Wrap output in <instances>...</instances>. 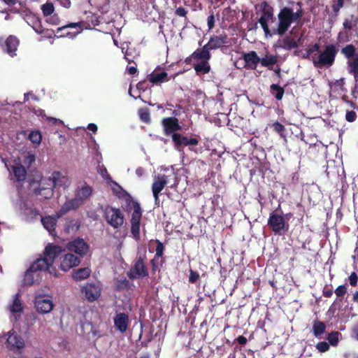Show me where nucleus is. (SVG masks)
<instances>
[{
    "label": "nucleus",
    "instance_id": "4",
    "mask_svg": "<svg viewBox=\"0 0 358 358\" xmlns=\"http://www.w3.org/2000/svg\"><path fill=\"white\" fill-rule=\"evenodd\" d=\"M338 50L334 44L327 45L318 56L313 57V63L316 68L331 66L335 62Z\"/></svg>",
    "mask_w": 358,
    "mask_h": 358
},
{
    "label": "nucleus",
    "instance_id": "55",
    "mask_svg": "<svg viewBox=\"0 0 358 358\" xmlns=\"http://www.w3.org/2000/svg\"><path fill=\"white\" fill-rule=\"evenodd\" d=\"M110 182L114 185V187H112V190H113V194L117 197H118V195L121 194H120L121 190H124V189L117 182H116L115 181L112 180Z\"/></svg>",
    "mask_w": 358,
    "mask_h": 358
},
{
    "label": "nucleus",
    "instance_id": "32",
    "mask_svg": "<svg viewBox=\"0 0 358 358\" xmlns=\"http://www.w3.org/2000/svg\"><path fill=\"white\" fill-rule=\"evenodd\" d=\"M327 326L324 322L315 320L313 324V333L316 338H320L325 332Z\"/></svg>",
    "mask_w": 358,
    "mask_h": 358
},
{
    "label": "nucleus",
    "instance_id": "17",
    "mask_svg": "<svg viewBox=\"0 0 358 358\" xmlns=\"http://www.w3.org/2000/svg\"><path fill=\"white\" fill-rule=\"evenodd\" d=\"M172 141L176 150H180L182 146L197 145L199 140L196 138H188L180 134H173Z\"/></svg>",
    "mask_w": 358,
    "mask_h": 358
},
{
    "label": "nucleus",
    "instance_id": "39",
    "mask_svg": "<svg viewBox=\"0 0 358 358\" xmlns=\"http://www.w3.org/2000/svg\"><path fill=\"white\" fill-rule=\"evenodd\" d=\"M138 114L141 122L146 124H150L151 122L150 110L148 108H139Z\"/></svg>",
    "mask_w": 358,
    "mask_h": 358
},
{
    "label": "nucleus",
    "instance_id": "52",
    "mask_svg": "<svg viewBox=\"0 0 358 358\" xmlns=\"http://www.w3.org/2000/svg\"><path fill=\"white\" fill-rule=\"evenodd\" d=\"M49 16L50 17L46 20L48 23L52 25H58L59 24L60 20L57 14H53Z\"/></svg>",
    "mask_w": 358,
    "mask_h": 358
},
{
    "label": "nucleus",
    "instance_id": "41",
    "mask_svg": "<svg viewBox=\"0 0 358 358\" xmlns=\"http://www.w3.org/2000/svg\"><path fill=\"white\" fill-rule=\"evenodd\" d=\"M80 222L76 220H71L66 223L64 230L67 234L77 231L80 228Z\"/></svg>",
    "mask_w": 358,
    "mask_h": 358
},
{
    "label": "nucleus",
    "instance_id": "50",
    "mask_svg": "<svg viewBox=\"0 0 358 358\" xmlns=\"http://www.w3.org/2000/svg\"><path fill=\"white\" fill-rule=\"evenodd\" d=\"M199 53H201V49L200 48L196 49L195 51H194V52L192 55H190L189 56L187 57L185 59V64H192V60H195V61L197 62L198 61V58L195 55H197V54H199Z\"/></svg>",
    "mask_w": 358,
    "mask_h": 358
},
{
    "label": "nucleus",
    "instance_id": "34",
    "mask_svg": "<svg viewBox=\"0 0 358 358\" xmlns=\"http://www.w3.org/2000/svg\"><path fill=\"white\" fill-rule=\"evenodd\" d=\"M349 73L354 76L355 80L358 82V56L347 62Z\"/></svg>",
    "mask_w": 358,
    "mask_h": 358
},
{
    "label": "nucleus",
    "instance_id": "38",
    "mask_svg": "<svg viewBox=\"0 0 358 358\" xmlns=\"http://www.w3.org/2000/svg\"><path fill=\"white\" fill-rule=\"evenodd\" d=\"M270 91L276 100H282L285 94V90L283 87H280L278 84H272L270 86Z\"/></svg>",
    "mask_w": 358,
    "mask_h": 358
},
{
    "label": "nucleus",
    "instance_id": "33",
    "mask_svg": "<svg viewBox=\"0 0 358 358\" xmlns=\"http://www.w3.org/2000/svg\"><path fill=\"white\" fill-rule=\"evenodd\" d=\"M278 62V57L273 55H266L263 58H260V64L262 66L267 67L269 70H273V65Z\"/></svg>",
    "mask_w": 358,
    "mask_h": 358
},
{
    "label": "nucleus",
    "instance_id": "18",
    "mask_svg": "<svg viewBox=\"0 0 358 358\" xmlns=\"http://www.w3.org/2000/svg\"><path fill=\"white\" fill-rule=\"evenodd\" d=\"M113 322L115 328L122 334L127 331L130 323L129 315L125 313H117Z\"/></svg>",
    "mask_w": 358,
    "mask_h": 358
},
{
    "label": "nucleus",
    "instance_id": "53",
    "mask_svg": "<svg viewBox=\"0 0 358 358\" xmlns=\"http://www.w3.org/2000/svg\"><path fill=\"white\" fill-rule=\"evenodd\" d=\"M100 175L102 176V178L106 180L108 182H111L113 180L111 178L110 175L108 173L106 168L102 167L100 169V171H99Z\"/></svg>",
    "mask_w": 358,
    "mask_h": 358
},
{
    "label": "nucleus",
    "instance_id": "20",
    "mask_svg": "<svg viewBox=\"0 0 358 358\" xmlns=\"http://www.w3.org/2000/svg\"><path fill=\"white\" fill-rule=\"evenodd\" d=\"M6 345L10 350L21 349L24 347V341L17 332L10 331L6 340Z\"/></svg>",
    "mask_w": 358,
    "mask_h": 358
},
{
    "label": "nucleus",
    "instance_id": "24",
    "mask_svg": "<svg viewBox=\"0 0 358 358\" xmlns=\"http://www.w3.org/2000/svg\"><path fill=\"white\" fill-rule=\"evenodd\" d=\"M20 44V40L13 35H10L5 41L3 45V51L8 54L10 57L16 55L15 52Z\"/></svg>",
    "mask_w": 358,
    "mask_h": 358
},
{
    "label": "nucleus",
    "instance_id": "56",
    "mask_svg": "<svg viewBox=\"0 0 358 358\" xmlns=\"http://www.w3.org/2000/svg\"><path fill=\"white\" fill-rule=\"evenodd\" d=\"M357 114L354 110H348L345 114V120L349 122L355 121Z\"/></svg>",
    "mask_w": 358,
    "mask_h": 358
},
{
    "label": "nucleus",
    "instance_id": "37",
    "mask_svg": "<svg viewBox=\"0 0 358 358\" xmlns=\"http://www.w3.org/2000/svg\"><path fill=\"white\" fill-rule=\"evenodd\" d=\"M48 179H50V177L49 178H41L39 180H36L34 179H30L29 180V185L30 186V187H32L36 184H37L38 187H35L34 189H43V188L49 187V185H50L51 189H54L52 184H50L48 182Z\"/></svg>",
    "mask_w": 358,
    "mask_h": 358
},
{
    "label": "nucleus",
    "instance_id": "22",
    "mask_svg": "<svg viewBox=\"0 0 358 358\" xmlns=\"http://www.w3.org/2000/svg\"><path fill=\"white\" fill-rule=\"evenodd\" d=\"M243 59L245 62L244 67L250 70H255L258 64L260 63V57L254 50L244 53L243 55Z\"/></svg>",
    "mask_w": 358,
    "mask_h": 358
},
{
    "label": "nucleus",
    "instance_id": "54",
    "mask_svg": "<svg viewBox=\"0 0 358 358\" xmlns=\"http://www.w3.org/2000/svg\"><path fill=\"white\" fill-rule=\"evenodd\" d=\"M199 274L192 269L189 271V282L191 283H196L199 279Z\"/></svg>",
    "mask_w": 358,
    "mask_h": 358
},
{
    "label": "nucleus",
    "instance_id": "31",
    "mask_svg": "<svg viewBox=\"0 0 358 358\" xmlns=\"http://www.w3.org/2000/svg\"><path fill=\"white\" fill-rule=\"evenodd\" d=\"M357 48L353 44H348L341 50V53L348 60L353 59L357 54Z\"/></svg>",
    "mask_w": 358,
    "mask_h": 358
},
{
    "label": "nucleus",
    "instance_id": "40",
    "mask_svg": "<svg viewBox=\"0 0 358 358\" xmlns=\"http://www.w3.org/2000/svg\"><path fill=\"white\" fill-rule=\"evenodd\" d=\"M358 24V17L352 15L350 18H345L343 21V26L345 29L351 30L357 27Z\"/></svg>",
    "mask_w": 358,
    "mask_h": 358
},
{
    "label": "nucleus",
    "instance_id": "5",
    "mask_svg": "<svg viewBox=\"0 0 358 358\" xmlns=\"http://www.w3.org/2000/svg\"><path fill=\"white\" fill-rule=\"evenodd\" d=\"M47 272V264L44 260L36 259L26 271L22 284L26 286L33 285L34 283H38L41 277L38 272Z\"/></svg>",
    "mask_w": 358,
    "mask_h": 358
},
{
    "label": "nucleus",
    "instance_id": "36",
    "mask_svg": "<svg viewBox=\"0 0 358 358\" xmlns=\"http://www.w3.org/2000/svg\"><path fill=\"white\" fill-rule=\"evenodd\" d=\"M54 189H51V185L49 187L43 189H33V193L36 196H41L44 199H50L54 194Z\"/></svg>",
    "mask_w": 358,
    "mask_h": 358
},
{
    "label": "nucleus",
    "instance_id": "58",
    "mask_svg": "<svg viewBox=\"0 0 358 358\" xmlns=\"http://www.w3.org/2000/svg\"><path fill=\"white\" fill-rule=\"evenodd\" d=\"M349 282L351 286L355 287L358 282V275L355 272L351 273L349 276Z\"/></svg>",
    "mask_w": 358,
    "mask_h": 358
},
{
    "label": "nucleus",
    "instance_id": "46",
    "mask_svg": "<svg viewBox=\"0 0 358 358\" xmlns=\"http://www.w3.org/2000/svg\"><path fill=\"white\" fill-rule=\"evenodd\" d=\"M155 243H156V249H155V258H159V257H162L163 255H164V250H165V247L163 244V243H162L158 239H156L155 241Z\"/></svg>",
    "mask_w": 358,
    "mask_h": 358
},
{
    "label": "nucleus",
    "instance_id": "2",
    "mask_svg": "<svg viewBox=\"0 0 358 358\" xmlns=\"http://www.w3.org/2000/svg\"><path fill=\"white\" fill-rule=\"evenodd\" d=\"M292 217L291 213L282 216L278 213V209L269 213L267 225L275 235L282 236L287 234L289 229L288 220Z\"/></svg>",
    "mask_w": 358,
    "mask_h": 358
},
{
    "label": "nucleus",
    "instance_id": "45",
    "mask_svg": "<svg viewBox=\"0 0 358 358\" xmlns=\"http://www.w3.org/2000/svg\"><path fill=\"white\" fill-rule=\"evenodd\" d=\"M41 10L44 16H49L54 13L55 7L52 3L46 2L41 6Z\"/></svg>",
    "mask_w": 358,
    "mask_h": 358
},
{
    "label": "nucleus",
    "instance_id": "21",
    "mask_svg": "<svg viewBox=\"0 0 358 358\" xmlns=\"http://www.w3.org/2000/svg\"><path fill=\"white\" fill-rule=\"evenodd\" d=\"M82 205H83V203L81 202V200H79L76 196L73 199H68L65 201L59 210L57 212V217H60L71 210H76Z\"/></svg>",
    "mask_w": 358,
    "mask_h": 358
},
{
    "label": "nucleus",
    "instance_id": "10",
    "mask_svg": "<svg viewBox=\"0 0 358 358\" xmlns=\"http://www.w3.org/2000/svg\"><path fill=\"white\" fill-rule=\"evenodd\" d=\"M227 43V36L226 34L213 35L210 37L209 41L203 46L201 51L211 55L210 51L221 48Z\"/></svg>",
    "mask_w": 358,
    "mask_h": 358
},
{
    "label": "nucleus",
    "instance_id": "11",
    "mask_svg": "<svg viewBox=\"0 0 358 358\" xmlns=\"http://www.w3.org/2000/svg\"><path fill=\"white\" fill-rule=\"evenodd\" d=\"M66 248L70 252H73L77 255L83 257L86 255L89 251V245L80 238H77L66 245Z\"/></svg>",
    "mask_w": 358,
    "mask_h": 358
},
{
    "label": "nucleus",
    "instance_id": "12",
    "mask_svg": "<svg viewBox=\"0 0 358 358\" xmlns=\"http://www.w3.org/2000/svg\"><path fill=\"white\" fill-rule=\"evenodd\" d=\"M162 125L164 129V133L166 136L173 135L177 134L176 131L181 130L182 127L179 124V121L176 117H169L163 118L162 120Z\"/></svg>",
    "mask_w": 358,
    "mask_h": 358
},
{
    "label": "nucleus",
    "instance_id": "60",
    "mask_svg": "<svg viewBox=\"0 0 358 358\" xmlns=\"http://www.w3.org/2000/svg\"><path fill=\"white\" fill-rule=\"evenodd\" d=\"M148 87V84L145 80L140 81L136 85V88L139 91L145 92Z\"/></svg>",
    "mask_w": 358,
    "mask_h": 358
},
{
    "label": "nucleus",
    "instance_id": "16",
    "mask_svg": "<svg viewBox=\"0 0 358 358\" xmlns=\"http://www.w3.org/2000/svg\"><path fill=\"white\" fill-rule=\"evenodd\" d=\"M81 291L85 297L91 302L98 299L101 295L100 287L94 283H87Z\"/></svg>",
    "mask_w": 358,
    "mask_h": 358
},
{
    "label": "nucleus",
    "instance_id": "27",
    "mask_svg": "<svg viewBox=\"0 0 358 358\" xmlns=\"http://www.w3.org/2000/svg\"><path fill=\"white\" fill-rule=\"evenodd\" d=\"M92 193V187L85 183L81 187H78L76 189L75 196L77 197L79 200H81V202L84 203V202L90 198Z\"/></svg>",
    "mask_w": 358,
    "mask_h": 358
},
{
    "label": "nucleus",
    "instance_id": "49",
    "mask_svg": "<svg viewBox=\"0 0 358 358\" xmlns=\"http://www.w3.org/2000/svg\"><path fill=\"white\" fill-rule=\"evenodd\" d=\"M346 293H347V285L346 284L339 285L335 289V294L337 296V297H338V298L343 297Z\"/></svg>",
    "mask_w": 358,
    "mask_h": 358
},
{
    "label": "nucleus",
    "instance_id": "47",
    "mask_svg": "<svg viewBox=\"0 0 358 358\" xmlns=\"http://www.w3.org/2000/svg\"><path fill=\"white\" fill-rule=\"evenodd\" d=\"M29 139L31 143L35 144H40L42 136L39 131H31L29 134Z\"/></svg>",
    "mask_w": 358,
    "mask_h": 358
},
{
    "label": "nucleus",
    "instance_id": "48",
    "mask_svg": "<svg viewBox=\"0 0 358 358\" xmlns=\"http://www.w3.org/2000/svg\"><path fill=\"white\" fill-rule=\"evenodd\" d=\"M272 128L275 132L278 133L281 136H284L283 132L285 130V126L278 121L275 122L272 124Z\"/></svg>",
    "mask_w": 358,
    "mask_h": 358
},
{
    "label": "nucleus",
    "instance_id": "42",
    "mask_svg": "<svg viewBox=\"0 0 358 358\" xmlns=\"http://www.w3.org/2000/svg\"><path fill=\"white\" fill-rule=\"evenodd\" d=\"M339 336L341 334L338 331H331L327 337L329 344L336 347L338 345L339 342Z\"/></svg>",
    "mask_w": 358,
    "mask_h": 358
},
{
    "label": "nucleus",
    "instance_id": "59",
    "mask_svg": "<svg viewBox=\"0 0 358 358\" xmlns=\"http://www.w3.org/2000/svg\"><path fill=\"white\" fill-rule=\"evenodd\" d=\"M292 20L293 22H296L299 20H300L303 15V10L300 8L299 10H297L296 12H294V10H292Z\"/></svg>",
    "mask_w": 358,
    "mask_h": 358
},
{
    "label": "nucleus",
    "instance_id": "15",
    "mask_svg": "<svg viewBox=\"0 0 358 358\" xmlns=\"http://www.w3.org/2000/svg\"><path fill=\"white\" fill-rule=\"evenodd\" d=\"M168 183V176L165 174H158L154 178L152 192L155 202L159 201V194Z\"/></svg>",
    "mask_w": 358,
    "mask_h": 358
},
{
    "label": "nucleus",
    "instance_id": "25",
    "mask_svg": "<svg viewBox=\"0 0 358 358\" xmlns=\"http://www.w3.org/2000/svg\"><path fill=\"white\" fill-rule=\"evenodd\" d=\"M120 194L118 195V198L124 201L125 210L127 213L131 212L136 208V204H140L126 190H121Z\"/></svg>",
    "mask_w": 358,
    "mask_h": 358
},
{
    "label": "nucleus",
    "instance_id": "9",
    "mask_svg": "<svg viewBox=\"0 0 358 358\" xmlns=\"http://www.w3.org/2000/svg\"><path fill=\"white\" fill-rule=\"evenodd\" d=\"M148 275V271L145 265L144 259L139 257L135 262L134 266L128 273L130 279L145 278Z\"/></svg>",
    "mask_w": 358,
    "mask_h": 358
},
{
    "label": "nucleus",
    "instance_id": "13",
    "mask_svg": "<svg viewBox=\"0 0 358 358\" xmlns=\"http://www.w3.org/2000/svg\"><path fill=\"white\" fill-rule=\"evenodd\" d=\"M34 305L36 310L41 314L50 313L54 306L52 300L43 295L35 297Z\"/></svg>",
    "mask_w": 358,
    "mask_h": 358
},
{
    "label": "nucleus",
    "instance_id": "63",
    "mask_svg": "<svg viewBox=\"0 0 358 358\" xmlns=\"http://www.w3.org/2000/svg\"><path fill=\"white\" fill-rule=\"evenodd\" d=\"M333 289L329 288L327 285H325L323 290L322 294L324 297L329 298L333 295Z\"/></svg>",
    "mask_w": 358,
    "mask_h": 358
},
{
    "label": "nucleus",
    "instance_id": "64",
    "mask_svg": "<svg viewBox=\"0 0 358 358\" xmlns=\"http://www.w3.org/2000/svg\"><path fill=\"white\" fill-rule=\"evenodd\" d=\"M208 27L209 29H212L215 26V16L212 13L207 19Z\"/></svg>",
    "mask_w": 358,
    "mask_h": 358
},
{
    "label": "nucleus",
    "instance_id": "19",
    "mask_svg": "<svg viewBox=\"0 0 358 358\" xmlns=\"http://www.w3.org/2000/svg\"><path fill=\"white\" fill-rule=\"evenodd\" d=\"M80 263V259L71 253H67L61 258L59 268L63 271H68L71 268L78 266Z\"/></svg>",
    "mask_w": 358,
    "mask_h": 358
},
{
    "label": "nucleus",
    "instance_id": "26",
    "mask_svg": "<svg viewBox=\"0 0 358 358\" xmlns=\"http://www.w3.org/2000/svg\"><path fill=\"white\" fill-rule=\"evenodd\" d=\"M57 213L55 216H45L41 218V223L51 235H54L57 222Z\"/></svg>",
    "mask_w": 358,
    "mask_h": 358
},
{
    "label": "nucleus",
    "instance_id": "23",
    "mask_svg": "<svg viewBox=\"0 0 358 358\" xmlns=\"http://www.w3.org/2000/svg\"><path fill=\"white\" fill-rule=\"evenodd\" d=\"M9 171H12L15 179L17 182H24L26 179L27 171V169L20 163L15 162L13 165L9 168L6 163H5Z\"/></svg>",
    "mask_w": 358,
    "mask_h": 358
},
{
    "label": "nucleus",
    "instance_id": "1",
    "mask_svg": "<svg viewBox=\"0 0 358 358\" xmlns=\"http://www.w3.org/2000/svg\"><path fill=\"white\" fill-rule=\"evenodd\" d=\"M260 6L262 16L258 20V22L263 29L265 36H283L294 22L292 20V8L287 6L282 8L278 14V22L277 26L270 28L268 24L274 23L276 21L273 14V8L267 1L262 2Z\"/></svg>",
    "mask_w": 358,
    "mask_h": 358
},
{
    "label": "nucleus",
    "instance_id": "35",
    "mask_svg": "<svg viewBox=\"0 0 358 358\" xmlns=\"http://www.w3.org/2000/svg\"><path fill=\"white\" fill-rule=\"evenodd\" d=\"M279 46L285 50H292L298 48L299 44L293 38L287 36L282 39Z\"/></svg>",
    "mask_w": 358,
    "mask_h": 358
},
{
    "label": "nucleus",
    "instance_id": "29",
    "mask_svg": "<svg viewBox=\"0 0 358 358\" xmlns=\"http://www.w3.org/2000/svg\"><path fill=\"white\" fill-rule=\"evenodd\" d=\"M20 298L21 295L19 292L13 296L12 303L9 305V310L12 313H17L22 311L23 306Z\"/></svg>",
    "mask_w": 358,
    "mask_h": 358
},
{
    "label": "nucleus",
    "instance_id": "57",
    "mask_svg": "<svg viewBox=\"0 0 358 358\" xmlns=\"http://www.w3.org/2000/svg\"><path fill=\"white\" fill-rule=\"evenodd\" d=\"M33 29H34V31L38 33V34H43L44 32V29L42 27V24H41V22L40 20H37L34 23V25H33Z\"/></svg>",
    "mask_w": 358,
    "mask_h": 358
},
{
    "label": "nucleus",
    "instance_id": "8",
    "mask_svg": "<svg viewBox=\"0 0 358 358\" xmlns=\"http://www.w3.org/2000/svg\"><path fill=\"white\" fill-rule=\"evenodd\" d=\"M198 58V61L199 62L197 64H194V69L197 74H207L210 71V65L208 62L210 59L211 58V55H208L207 52H203L201 51V53L195 55Z\"/></svg>",
    "mask_w": 358,
    "mask_h": 358
},
{
    "label": "nucleus",
    "instance_id": "28",
    "mask_svg": "<svg viewBox=\"0 0 358 358\" xmlns=\"http://www.w3.org/2000/svg\"><path fill=\"white\" fill-rule=\"evenodd\" d=\"M148 80L153 84H160L164 82H167L170 80L168 78V73L165 71L158 73L153 71L148 76Z\"/></svg>",
    "mask_w": 358,
    "mask_h": 358
},
{
    "label": "nucleus",
    "instance_id": "7",
    "mask_svg": "<svg viewBox=\"0 0 358 358\" xmlns=\"http://www.w3.org/2000/svg\"><path fill=\"white\" fill-rule=\"evenodd\" d=\"M142 217V209L140 204H136L131 217V233L133 237L138 241L140 239V222Z\"/></svg>",
    "mask_w": 358,
    "mask_h": 358
},
{
    "label": "nucleus",
    "instance_id": "61",
    "mask_svg": "<svg viewBox=\"0 0 358 358\" xmlns=\"http://www.w3.org/2000/svg\"><path fill=\"white\" fill-rule=\"evenodd\" d=\"M175 14L178 16L187 18V10L182 7H178L176 9Z\"/></svg>",
    "mask_w": 358,
    "mask_h": 358
},
{
    "label": "nucleus",
    "instance_id": "14",
    "mask_svg": "<svg viewBox=\"0 0 358 358\" xmlns=\"http://www.w3.org/2000/svg\"><path fill=\"white\" fill-rule=\"evenodd\" d=\"M48 180L52 184L53 188L63 187L64 189H66L71 184L69 178L63 175L59 171H54Z\"/></svg>",
    "mask_w": 358,
    "mask_h": 358
},
{
    "label": "nucleus",
    "instance_id": "6",
    "mask_svg": "<svg viewBox=\"0 0 358 358\" xmlns=\"http://www.w3.org/2000/svg\"><path fill=\"white\" fill-rule=\"evenodd\" d=\"M104 218L107 223L114 229L120 227L124 220V215L119 208L106 206L104 210Z\"/></svg>",
    "mask_w": 358,
    "mask_h": 358
},
{
    "label": "nucleus",
    "instance_id": "62",
    "mask_svg": "<svg viewBox=\"0 0 358 358\" xmlns=\"http://www.w3.org/2000/svg\"><path fill=\"white\" fill-rule=\"evenodd\" d=\"M78 23H69L66 25H64V26L57 28V33L59 34V32L64 31L68 28H76V27H78Z\"/></svg>",
    "mask_w": 358,
    "mask_h": 358
},
{
    "label": "nucleus",
    "instance_id": "43",
    "mask_svg": "<svg viewBox=\"0 0 358 358\" xmlns=\"http://www.w3.org/2000/svg\"><path fill=\"white\" fill-rule=\"evenodd\" d=\"M320 45L319 43H316L312 45L306 50L307 56L306 57V58H310L313 60V56H318L317 52H320Z\"/></svg>",
    "mask_w": 358,
    "mask_h": 358
},
{
    "label": "nucleus",
    "instance_id": "51",
    "mask_svg": "<svg viewBox=\"0 0 358 358\" xmlns=\"http://www.w3.org/2000/svg\"><path fill=\"white\" fill-rule=\"evenodd\" d=\"M330 348L329 344L326 341H321L317 343L316 349L320 352H325Z\"/></svg>",
    "mask_w": 358,
    "mask_h": 358
},
{
    "label": "nucleus",
    "instance_id": "3",
    "mask_svg": "<svg viewBox=\"0 0 358 358\" xmlns=\"http://www.w3.org/2000/svg\"><path fill=\"white\" fill-rule=\"evenodd\" d=\"M64 251L65 248L62 246L55 245L54 243H48L44 249L43 256L38 258L37 259L44 260L45 264H47V272L54 275L55 276H57V271L52 266L55 260Z\"/></svg>",
    "mask_w": 358,
    "mask_h": 358
},
{
    "label": "nucleus",
    "instance_id": "44",
    "mask_svg": "<svg viewBox=\"0 0 358 358\" xmlns=\"http://www.w3.org/2000/svg\"><path fill=\"white\" fill-rule=\"evenodd\" d=\"M345 85V79L343 78H341L338 80H336L334 82L330 83V87L331 90L336 91V90H341L343 92L346 91V90L344 87Z\"/></svg>",
    "mask_w": 358,
    "mask_h": 358
},
{
    "label": "nucleus",
    "instance_id": "30",
    "mask_svg": "<svg viewBox=\"0 0 358 358\" xmlns=\"http://www.w3.org/2000/svg\"><path fill=\"white\" fill-rule=\"evenodd\" d=\"M91 272L92 271L89 267L80 268L73 271L72 278L76 281H81L89 278Z\"/></svg>",
    "mask_w": 358,
    "mask_h": 358
}]
</instances>
